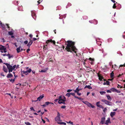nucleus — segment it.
Listing matches in <instances>:
<instances>
[{
    "instance_id": "nucleus-62",
    "label": "nucleus",
    "mask_w": 125,
    "mask_h": 125,
    "mask_svg": "<svg viewBox=\"0 0 125 125\" xmlns=\"http://www.w3.org/2000/svg\"><path fill=\"white\" fill-rule=\"evenodd\" d=\"M100 103V102L98 101L96 102V104L97 105H97H98V104H99Z\"/></svg>"
},
{
    "instance_id": "nucleus-48",
    "label": "nucleus",
    "mask_w": 125,
    "mask_h": 125,
    "mask_svg": "<svg viewBox=\"0 0 125 125\" xmlns=\"http://www.w3.org/2000/svg\"><path fill=\"white\" fill-rule=\"evenodd\" d=\"M82 102L83 103H84V104H87V103H88V102H87L86 101H83Z\"/></svg>"
},
{
    "instance_id": "nucleus-39",
    "label": "nucleus",
    "mask_w": 125,
    "mask_h": 125,
    "mask_svg": "<svg viewBox=\"0 0 125 125\" xmlns=\"http://www.w3.org/2000/svg\"><path fill=\"white\" fill-rule=\"evenodd\" d=\"M66 122L68 123V124H73V122H71V121H69V122Z\"/></svg>"
},
{
    "instance_id": "nucleus-28",
    "label": "nucleus",
    "mask_w": 125,
    "mask_h": 125,
    "mask_svg": "<svg viewBox=\"0 0 125 125\" xmlns=\"http://www.w3.org/2000/svg\"><path fill=\"white\" fill-rule=\"evenodd\" d=\"M103 78L102 76H99V79L100 81L102 80V79H103Z\"/></svg>"
},
{
    "instance_id": "nucleus-41",
    "label": "nucleus",
    "mask_w": 125,
    "mask_h": 125,
    "mask_svg": "<svg viewBox=\"0 0 125 125\" xmlns=\"http://www.w3.org/2000/svg\"><path fill=\"white\" fill-rule=\"evenodd\" d=\"M117 87L118 88H122L123 87L122 86H121L119 84H118V85L117 86Z\"/></svg>"
},
{
    "instance_id": "nucleus-61",
    "label": "nucleus",
    "mask_w": 125,
    "mask_h": 125,
    "mask_svg": "<svg viewBox=\"0 0 125 125\" xmlns=\"http://www.w3.org/2000/svg\"><path fill=\"white\" fill-rule=\"evenodd\" d=\"M2 42H5V40L4 38H2Z\"/></svg>"
},
{
    "instance_id": "nucleus-15",
    "label": "nucleus",
    "mask_w": 125,
    "mask_h": 125,
    "mask_svg": "<svg viewBox=\"0 0 125 125\" xmlns=\"http://www.w3.org/2000/svg\"><path fill=\"white\" fill-rule=\"evenodd\" d=\"M13 76V75L11 73H9L8 74L7 76V78H10Z\"/></svg>"
},
{
    "instance_id": "nucleus-3",
    "label": "nucleus",
    "mask_w": 125,
    "mask_h": 125,
    "mask_svg": "<svg viewBox=\"0 0 125 125\" xmlns=\"http://www.w3.org/2000/svg\"><path fill=\"white\" fill-rule=\"evenodd\" d=\"M66 101L65 97L64 96H60L59 97L58 103L59 104H65V102Z\"/></svg>"
},
{
    "instance_id": "nucleus-23",
    "label": "nucleus",
    "mask_w": 125,
    "mask_h": 125,
    "mask_svg": "<svg viewBox=\"0 0 125 125\" xmlns=\"http://www.w3.org/2000/svg\"><path fill=\"white\" fill-rule=\"evenodd\" d=\"M99 93H100V94L102 95L104 94H105L106 93V92L105 91H100Z\"/></svg>"
},
{
    "instance_id": "nucleus-56",
    "label": "nucleus",
    "mask_w": 125,
    "mask_h": 125,
    "mask_svg": "<svg viewBox=\"0 0 125 125\" xmlns=\"http://www.w3.org/2000/svg\"><path fill=\"white\" fill-rule=\"evenodd\" d=\"M15 4L17 5L18 4V1H16L15 2Z\"/></svg>"
},
{
    "instance_id": "nucleus-19",
    "label": "nucleus",
    "mask_w": 125,
    "mask_h": 125,
    "mask_svg": "<svg viewBox=\"0 0 125 125\" xmlns=\"http://www.w3.org/2000/svg\"><path fill=\"white\" fill-rule=\"evenodd\" d=\"M116 89L115 88H112L111 89H110V90L113 92H116Z\"/></svg>"
},
{
    "instance_id": "nucleus-22",
    "label": "nucleus",
    "mask_w": 125,
    "mask_h": 125,
    "mask_svg": "<svg viewBox=\"0 0 125 125\" xmlns=\"http://www.w3.org/2000/svg\"><path fill=\"white\" fill-rule=\"evenodd\" d=\"M114 73L113 72H112V73H110V77L114 78Z\"/></svg>"
},
{
    "instance_id": "nucleus-58",
    "label": "nucleus",
    "mask_w": 125,
    "mask_h": 125,
    "mask_svg": "<svg viewBox=\"0 0 125 125\" xmlns=\"http://www.w3.org/2000/svg\"><path fill=\"white\" fill-rule=\"evenodd\" d=\"M33 41H35L36 40H37V39L36 38H34L33 39Z\"/></svg>"
},
{
    "instance_id": "nucleus-7",
    "label": "nucleus",
    "mask_w": 125,
    "mask_h": 125,
    "mask_svg": "<svg viewBox=\"0 0 125 125\" xmlns=\"http://www.w3.org/2000/svg\"><path fill=\"white\" fill-rule=\"evenodd\" d=\"M31 15L33 18L35 19L36 18V11L35 10H32L31 11Z\"/></svg>"
},
{
    "instance_id": "nucleus-38",
    "label": "nucleus",
    "mask_w": 125,
    "mask_h": 125,
    "mask_svg": "<svg viewBox=\"0 0 125 125\" xmlns=\"http://www.w3.org/2000/svg\"><path fill=\"white\" fill-rule=\"evenodd\" d=\"M97 106L99 107L100 108H104L103 106L100 105H97Z\"/></svg>"
},
{
    "instance_id": "nucleus-20",
    "label": "nucleus",
    "mask_w": 125,
    "mask_h": 125,
    "mask_svg": "<svg viewBox=\"0 0 125 125\" xmlns=\"http://www.w3.org/2000/svg\"><path fill=\"white\" fill-rule=\"evenodd\" d=\"M109 84H110V82L109 81H106L105 83V82H104L103 85H109Z\"/></svg>"
},
{
    "instance_id": "nucleus-25",
    "label": "nucleus",
    "mask_w": 125,
    "mask_h": 125,
    "mask_svg": "<svg viewBox=\"0 0 125 125\" xmlns=\"http://www.w3.org/2000/svg\"><path fill=\"white\" fill-rule=\"evenodd\" d=\"M58 124L61 125L63 124L64 125H66V123H65L62 122H58Z\"/></svg>"
},
{
    "instance_id": "nucleus-26",
    "label": "nucleus",
    "mask_w": 125,
    "mask_h": 125,
    "mask_svg": "<svg viewBox=\"0 0 125 125\" xmlns=\"http://www.w3.org/2000/svg\"><path fill=\"white\" fill-rule=\"evenodd\" d=\"M7 56L8 57V58L10 59L11 58H12L13 56L12 55L10 56V54H7Z\"/></svg>"
},
{
    "instance_id": "nucleus-24",
    "label": "nucleus",
    "mask_w": 125,
    "mask_h": 125,
    "mask_svg": "<svg viewBox=\"0 0 125 125\" xmlns=\"http://www.w3.org/2000/svg\"><path fill=\"white\" fill-rule=\"evenodd\" d=\"M8 33V34L10 35H12L13 34V32L12 31H9Z\"/></svg>"
},
{
    "instance_id": "nucleus-2",
    "label": "nucleus",
    "mask_w": 125,
    "mask_h": 125,
    "mask_svg": "<svg viewBox=\"0 0 125 125\" xmlns=\"http://www.w3.org/2000/svg\"><path fill=\"white\" fill-rule=\"evenodd\" d=\"M3 64L6 65L7 66V68L8 70V72L9 73L12 72L13 70L15 71V69L16 67V65H15L12 66L11 65H10V64L7 63H4Z\"/></svg>"
},
{
    "instance_id": "nucleus-45",
    "label": "nucleus",
    "mask_w": 125,
    "mask_h": 125,
    "mask_svg": "<svg viewBox=\"0 0 125 125\" xmlns=\"http://www.w3.org/2000/svg\"><path fill=\"white\" fill-rule=\"evenodd\" d=\"M42 1V0H38V1H37V2L38 3V4H39Z\"/></svg>"
},
{
    "instance_id": "nucleus-42",
    "label": "nucleus",
    "mask_w": 125,
    "mask_h": 125,
    "mask_svg": "<svg viewBox=\"0 0 125 125\" xmlns=\"http://www.w3.org/2000/svg\"><path fill=\"white\" fill-rule=\"evenodd\" d=\"M70 93L71 95L74 96H74H75V94L74 93Z\"/></svg>"
},
{
    "instance_id": "nucleus-30",
    "label": "nucleus",
    "mask_w": 125,
    "mask_h": 125,
    "mask_svg": "<svg viewBox=\"0 0 125 125\" xmlns=\"http://www.w3.org/2000/svg\"><path fill=\"white\" fill-rule=\"evenodd\" d=\"M28 72L27 71H23V73L24 74H26V75H27V74H28Z\"/></svg>"
},
{
    "instance_id": "nucleus-6",
    "label": "nucleus",
    "mask_w": 125,
    "mask_h": 125,
    "mask_svg": "<svg viewBox=\"0 0 125 125\" xmlns=\"http://www.w3.org/2000/svg\"><path fill=\"white\" fill-rule=\"evenodd\" d=\"M46 42L47 43V44L44 46H45L46 47H47L48 45V44H49V43H53L54 45H55V41L54 40H52V39H50V40H47L46 41Z\"/></svg>"
},
{
    "instance_id": "nucleus-54",
    "label": "nucleus",
    "mask_w": 125,
    "mask_h": 125,
    "mask_svg": "<svg viewBox=\"0 0 125 125\" xmlns=\"http://www.w3.org/2000/svg\"><path fill=\"white\" fill-rule=\"evenodd\" d=\"M72 91V89H68L67 90V92H70Z\"/></svg>"
},
{
    "instance_id": "nucleus-17",
    "label": "nucleus",
    "mask_w": 125,
    "mask_h": 125,
    "mask_svg": "<svg viewBox=\"0 0 125 125\" xmlns=\"http://www.w3.org/2000/svg\"><path fill=\"white\" fill-rule=\"evenodd\" d=\"M110 121V118H109L106 121L105 124H106V125H108Z\"/></svg>"
},
{
    "instance_id": "nucleus-43",
    "label": "nucleus",
    "mask_w": 125,
    "mask_h": 125,
    "mask_svg": "<svg viewBox=\"0 0 125 125\" xmlns=\"http://www.w3.org/2000/svg\"><path fill=\"white\" fill-rule=\"evenodd\" d=\"M106 92L108 93H111L112 92L110 90H107L106 91Z\"/></svg>"
},
{
    "instance_id": "nucleus-64",
    "label": "nucleus",
    "mask_w": 125,
    "mask_h": 125,
    "mask_svg": "<svg viewBox=\"0 0 125 125\" xmlns=\"http://www.w3.org/2000/svg\"><path fill=\"white\" fill-rule=\"evenodd\" d=\"M29 37L31 38H32V35L31 34H30L29 35Z\"/></svg>"
},
{
    "instance_id": "nucleus-36",
    "label": "nucleus",
    "mask_w": 125,
    "mask_h": 125,
    "mask_svg": "<svg viewBox=\"0 0 125 125\" xmlns=\"http://www.w3.org/2000/svg\"><path fill=\"white\" fill-rule=\"evenodd\" d=\"M87 105L88 107H90V106L91 105V104L88 102V103H87Z\"/></svg>"
},
{
    "instance_id": "nucleus-52",
    "label": "nucleus",
    "mask_w": 125,
    "mask_h": 125,
    "mask_svg": "<svg viewBox=\"0 0 125 125\" xmlns=\"http://www.w3.org/2000/svg\"><path fill=\"white\" fill-rule=\"evenodd\" d=\"M66 106L64 105H63L61 106V108H62L64 109L66 107Z\"/></svg>"
},
{
    "instance_id": "nucleus-44",
    "label": "nucleus",
    "mask_w": 125,
    "mask_h": 125,
    "mask_svg": "<svg viewBox=\"0 0 125 125\" xmlns=\"http://www.w3.org/2000/svg\"><path fill=\"white\" fill-rule=\"evenodd\" d=\"M30 109L31 110H33L34 111H35V110L33 108V107H32L30 108Z\"/></svg>"
},
{
    "instance_id": "nucleus-11",
    "label": "nucleus",
    "mask_w": 125,
    "mask_h": 125,
    "mask_svg": "<svg viewBox=\"0 0 125 125\" xmlns=\"http://www.w3.org/2000/svg\"><path fill=\"white\" fill-rule=\"evenodd\" d=\"M44 96V94H43L42 95L40 96L37 98V100L40 101L41 100V99H42Z\"/></svg>"
},
{
    "instance_id": "nucleus-51",
    "label": "nucleus",
    "mask_w": 125,
    "mask_h": 125,
    "mask_svg": "<svg viewBox=\"0 0 125 125\" xmlns=\"http://www.w3.org/2000/svg\"><path fill=\"white\" fill-rule=\"evenodd\" d=\"M120 67H125V64L123 65H121L120 66Z\"/></svg>"
},
{
    "instance_id": "nucleus-47",
    "label": "nucleus",
    "mask_w": 125,
    "mask_h": 125,
    "mask_svg": "<svg viewBox=\"0 0 125 125\" xmlns=\"http://www.w3.org/2000/svg\"><path fill=\"white\" fill-rule=\"evenodd\" d=\"M47 48V47L45 46H44L43 47V49L44 50H46Z\"/></svg>"
},
{
    "instance_id": "nucleus-37",
    "label": "nucleus",
    "mask_w": 125,
    "mask_h": 125,
    "mask_svg": "<svg viewBox=\"0 0 125 125\" xmlns=\"http://www.w3.org/2000/svg\"><path fill=\"white\" fill-rule=\"evenodd\" d=\"M89 60L92 61H94V59H92L91 58H89Z\"/></svg>"
},
{
    "instance_id": "nucleus-34",
    "label": "nucleus",
    "mask_w": 125,
    "mask_h": 125,
    "mask_svg": "<svg viewBox=\"0 0 125 125\" xmlns=\"http://www.w3.org/2000/svg\"><path fill=\"white\" fill-rule=\"evenodd\" d=\"M116 4L115 3H114V4H113V9H115L116 8Z\"/></svg>"
},
{
    "instance_id": "nucleus-9",
    "label": "nucleus",
    "mask_w": 125,
    "mask_h": 125,
    "mask_svg": "<svg viewBox=\"0 0 125 125\" xmlns=\"http://www.w3.org/2000/svg\"><path fill=\"white\" fill-rule=\"evenodd\" d=\"M105 118L104 117H102L101 119V122H100V124H103L104 123V122L105 121Z\"/></svg>"
},
{
    "instance_id": "nucleus-35",
    "label": "nucleus",
    "mask_w": 125,
    "mask_h": 125,
    "mask_svg": "<svg viewBox=\"0 0 125 125\" xmlns=\"http://www.w3.org/2000/svg\"><path fill=\"white\" fill-rule=\"evenodd\" d=\"M51 103L49 102H45V104L46 105H48L49 104H50Z\"/></svg>"
},
{
    "instance_id": "nucleus-29",
    "label": "nucleus",
    "mask_w": 125,
    "mask_h": 125,
    "mask_svg": "<svg viewBox=\"0 0 125 125\" xmlns=\"http://www.w3.org/2000/svg\"><path fill=\"white\" fill-rule=\"evenodd\" d=\"M65 95L69 97L71 95L70 93H68L66 94Z\"/></svg>"
},
{
    "instance_id": "nucleus-32",
    "label": "nucleus",
    "mask_w": 125,
    "mask_h": 125,
    "mask_svg": "<svg viewBox=\"0 0 125 125\" xmlns=\"http://www.w3.org/2000/svg\"><path fill=\"white\" fill-rule=\"evenodd\" d=\"M25 124L26 125H30L31 124L29 122H25Z\"/></svg>"
},
{
    "instance_id": "nucleus-49",
    "label": "nucleus",
    "mask_w": 125,
    "mask_h": 125,
    "mask_svg": "<svg viewBox=\"0 0 125 125\" xmlns=\"http://www.w3.org/2000/svg\"><path fill=\"white\" fill-rule=\"evenodd\" d=\"M24 43L25 44H28V42L27 41H25L24 42Z\"/></svg>"
},
{
    "instance_id": "nucleus-31",
    "label": "nucleus",
    "mask_w": 125,
    "mask_h": 125,
    "mask_svg": "<svg viewBox=\"0 0 125 125\" xmlns=\"http://www.w3.org/2000/svg\"><path fill=\"white\" fill-rule=\"evenodd\" d=\"M74 97L77 98L78 99H79V100H83V99L82 98H81L80 97H77L76 96H74Z\"/></svg>"
},
{
    "instance_id": "nucleus-40",
    "label": "nucleus",
    "mask_w": 125,
    "mask_h": 125,
    "mask_svg": "<svg viewBox=\"0 0 125 125\" xmlns=\"http://www.w3.org/2000/svg\"><path fill=\"white\" fill-rule=\"evenodd\" d=\"M27 71L29 73H30L31 71V69H29Z\"/></svg>"
},
{
    "instance_id": "nucleus-18",
    "label": "nucleus",
    "mask_w": 125,
    "mask_h": 125,
    "mask_svg": "<svg viewBox=\"0 0 125 125\" xmlns=\"http://www.w3.org/2000/svg\"><path fill=\"white\" fill-rule=\"evenodd\" d=\"M87 88L89 89H92V87L90 85H86L85 87L84 88Z\"/></svg>"
},
{
    "instance_id": "nucleus-57",
    "label": "nucleus",
    "mask_w": 125,
    "mask_h": 125,
    "mask_svg": "<svg viewBox=\"0 0 125 125\" xmlns=\"http://www.w3.org/2000/svg\"><path fill=\"white\" fill-rule=\"evenodd\" d=\"M0 75L3 76H4V73H1Z\"/></svg>"
},
{
    "instance_id": "nucleus-59",
    "label": "nucleus",
    "mask_w": 125,
    "mask_h": 125,
    "mask_svg": "<svg viewBox=\"0 0 125 125\" xmlns=\"http://www.w3.org/2000/svg\"><path fill=\"white\" fill-rule=\"evenodd\" d=\"M90 107H92V108H94V106L91 104V105L90 106Z\"/></svg>"
},
{
    "instance_id": "nucleus-60",
    "label": "nucleus",
    "mask_w": 125,
    "mask_h": 125,
    "mask_svg": "<svg viewBox=\"0 0 125 125\" xmlns=\"http://www.w3.org/2000/svg\"><path fill=\"white\" fill-rule=\"evenodd\" d=\"M30 50L29 48L27 50V53H29V52L30 51Z\"/></svg>"
},
{
    "instance_id": "nucleus-46",
    "label": "nucleus",
    "mask_w": 125,
    "mask_h": 125,
    "mask_svg": "<svg viewBox=\"0 0 125 125\" xmlns=\"http://www.w3.org/2000/svg\"><path fill=\"white\" fill-rule=\"evenodd\" d=\"M6 25L7 26L8 28L9 29H10V27L9 26V24H6Z\"/></svg>"
},
{
    "instance_id": "nucleus-50",
    "label": "nucleus",
    "mask_w": 125,
    "mask_h": 125,
    "mask_svg": "<svg viewBox=\"0 0 125 125\" xmlns=\"http://www.w3.org/2000/svg\"><path fill=\"white\" fill-rule=\"evenodd\" d=\"M94 21L95 22H96V23H95V22H94V23L95 24H97V23H98L97 21V20H94Z\"/></svg>"
},
{
    "instance_id": "nucleus-8",
    "label": "nucleus",
    "mask_w": 125,
    "mask_h": 125,
    "mask_svg": "<svg viewBox=\"0 0 125 125\" xmlns=\"http://www.w3.org/2000/svg\"><path fill=\"white\" fill-rule=\"evenodd\" d=\"M6 50V48H4L3 46L0 45V50H3L4 52L5 53L7 52Z\"/></svg>"
},
{
    "instance_id": "nucleus-10",
    "label": "nucleus",
    "mask_w": 125,
    "mask_h": 125,
    "mask_svg": "<svg viewBox=\"0 0 125 125\" xmlns=\"http://www.w3.org/2000/svg\"><path fill=\"white\" fill-rule=\"evenodd\" d=\"M30 41L27 44V46L29 47L31 45L33 42V41L31 40V39H30Z\"/></svg>"
},
{
    "instance_id": "nucleus-12",
    "label": "nucleus",
    "mask_w": 125,
    "mask_h": 125,
    "mask_svg": "<svg viewBox=\"0 0 125 125\" xmlns=\"http://www.w3.org/2000/svg\"><path fill=\"white\" fill-rule=\"evenodd\" d=\"M3 70L6 73H7L8 72V70L5 66H3Z\"/></svg>"
},
{
    "instance_id": "nucleus-14",
    "label": "nucleus",
    "mask_w": 125,
    "mask_h": 125,
    "mask_svg": "<svg viewBox=\"0 0 125 125\" xmlns=\"http://www.w3.org/2000/svg\"><path fill=\"white\" fill-rule=\"evenodd\" d=\"M21 46H20L18 48H17V52L18 53L20 52H21V50L20 49L21 48Z\"/></svg>"
},
{
    "instance_id": "nucleus-63",
    "label": "nucleus",
    "mask_w": 125,
    "mask_h": 125,
    "mask_svg": "<svg viewBox=\"0 0 125 125\" xmlns=\"http://www.w3.org/2000/svg\"><path fill=\"white\" fill-rule=\"evenodd\" d=\"M124 74L122 73L121 74H120L118 76V77H120L122 75H123Z\"/></svg>"
},
{
    "instance_id": "nucleus-33",
    "label": "nucleus",
    "mask_w": 125,
    "mask_h": 125,
    "mask_svg": "<svg viewBox=\"0 0 125 125\" xmlns=\"http://www.w3.org/2000/svg\"><path fill=\"white\" fill-rule=\"evenodd\" d=\"M46 70H42L40 71V72L41 73H45L46 72Z\"/></svg>"
},
{
    "instance_id": "nucleus-4",
    "label": "nucleus",
    "mask_w": 125,
    "mask_h": 125,
    "mask_svg": "<svg viewBox=\"0 0 125 125\" xmlns=\"http://www.w3.org/2000/svg\"><path fill=\"white\" fill-rule=\"evenodd\" d=\"M60 113L58 112L57 115L55 118V120L58 123V122H59V121H62L60 119Z\"/></svg>"
},
{
    "instance_id": "nucleus-27",
    "label": "nucleus",
    "mask_w": 125,
    "mask_h": 125,
    "mask_svg": "<svg viewBox=\"0 0 125 125\" xmlns=\"http://www.w3.org/2000/svg\"><path fill=\"white\" fill-rule=\"evenodd\" d=\"M9 80L12 83L14 82L15 81V78H14V79H9Z\"/></svg>"
},
{
    "instance_id": "nucleus-13",
    "label": "nucleus",
    "mask_w": 125,
    "mask_h": 125,
    "mask_svg": "<svg viewBox=\"0 0 125 125\" xmlns=\"http://www.w3.org/2000/svg\"><path fill=\"white\" fill-rule=\"evenodd\" d=\"M115 112H111L110 113V116L112 117H113L115 115Z\"/></svg>"
},
{
    "instance_id": "nucleus-1",
    "label": "nucleus",
    "mask_w": 125,
    "mask_h": 125,
    "mask_svg": "<svg viewBox=\"0 0 125 125\" xmlns=\"http://www.w3.org/2000/svg\"><path fill=\"white\" fill-rule=\"evenodd\" d=\"M67 46L65 48V50L68 52L73 53L74 52L76 55H77L76 51L77 49L74 46L75 43L72 41H67Z\"/></svg>"
},
{
    "instance_id": "nucleus-21",
    "label": "nucleus",
    "mask_w": 125,
    "mask_h": 125,
    "mask_svg": "<svg viewBox=\"0 0 125 125\" xmlns=\"http://www.w3.org/2000/svg\"><path fill=\"white\" fill-rule=\"evenodd\" d=\"M80 90V89L78 88V87H77L76 88L75 90H74V91L75 93L79 92V91Z\"/></svg>"
},
{
    "instance_id": "nucleus-55",
    "label": "nucleus",
    "mask_w": 125,
    "mask_h": 125,
    "mask_svg": "<svg viewBox=\"0 0 125 125\" xmlns=\"http://www.w3.org/2000/svg\"><path fill=\"white\" fill-rule=\"evenodd\" d=\"M78 95H81V93H79V92H75Z\"/></svg>"
},
{
    "instance_id": "nucleus-5",
    "label": "nucleus",
    "mask_w": 125,
    "mask_h": 125,
    "mask_svg": "<svg viewBox=\"0 0 125 125\" xmlns=\"http://www.w3.org/2000/svg\"><path fill=\"white\" fill-rule=\"evenodd\" d=\"M101 100L102 102L104 103L105 104H106L109 105H112V102L108 100L104 99H102Z\"/></svg>"
},
{
    "instance_id": "nucleus-16",
    "label": "nucleus",
    "mask_w": 125,
    "mask_h": 125,
    "mask_svg": "<svg viewBox=\"0 0 125 125\" xmlns=\"http://www.w3.org/2000/svg\"><path fill=\"white\" fill-rule=\"evenodd\" d=\"M106 97L107 98V99L109 101H111L112 100V98L109 95H106Z\"/></svg>"
},
{
    "instance_id": "nucleus-53",
    "label": "nucleus",
    "mask_w": 125,
    "mask_h": 125,
    "mask_svg": "<svg viewBox=\"0 0 125 125\" xmlns=\"http://www.w3.org/2000/svg\"><path fill=\"white\" fill-rule=\"evenodd\" d=\"M116 92L118 93H120L121 92V91H120L118 90H117V89H116Z\"/></svg>"
}]
</instances>
